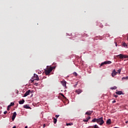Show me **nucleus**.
<instances>
[{
    "instance_id": "1",
    "label": "nucleus",
    "mask_w": 128,
    "mask_h": 128,
    "mask_svg": "<svg viewBox=\"0 0 128 128\" xmlns=\"http://www.w3.org/2000/svg\"><path fill=\"white\" fill-rule=\"evenodd\" d=\"M96 122L98 124L102 126L104 124V118L102 117H100V118H97V120Z\"/></svg>"
},
{
    "instance_id": "2",
    "label": "nucleus",
    "mask_w": 128,
    "mask_h": 128,
    "mask_svg": "<svg viewBox=\"0 0 128 128\" xmlns=\"http://www.w3.org/2000/svg\"><path fill=\"white\" fill-rule=\"evenodd\" d=\"M53 70L52 68H48L47 70H44V72H45V74L46 76H48L50 74V72Z\"/></svg>"
},
{
    "instance_id": "3",
    "label": "nucleus",
    "mask_w": 128,
    "mask_h": 128,
    "mask_svg": "<svg viewBox=\"0 0 128 128\" xmlns=\"http://www.w3.org/2000/svg\"><path fill=\"white\" fill-rule=\"evenodd\" d=\"M116 57H117V58L120 57V59L128 58V56H127L126 55L122 54H120L118 55H117V56H116Z\"/></svg>"
},
{
    "instance_id": "4",
    "label": "nucleus",
    "mask_w": 128,
    "mask_h": 128,
    "mask_svg": "<svg viewBox=\"0 0 128 128\" xmlns=\"http://www.w3.org/2000/svg\"><path fill=\"white\" fill-rule=\"evenodd\" d=\"M112 64V62L108 60V61L104 62L100 64V66H102L104 64Z\"/></svg>"
},
{
    "instance_id": "5",
    "label": "nucleus",
    "mask_w": 128,
    "mask_h": 128,
    "mask_svg": "<svg viewBox=\"0 0 128 128\" xmlns=\"http://www.w3.org/2000/svg\"><path fill=\"white\" fill-rule=\"evenodd\" d=\"M118 72H116V71L114 70H112V78H114L116 75H117Z\"/></svg>"
},
{
    "instance_id": "6",
    "label": "nucleus",
    "mask_w": 128,
    "mask_h": 128,
    "mask_svg": "<svg viewBox=\"0 0 128 128\" xmlns=\"http://www.w3.org/2000/svg\"><path fill=\"white\" fill-rule=\"evenodd\" d=\"M34 80H39L38 76L36 74H34Z\"/></svg>"
},
{
    "instance_id": "7",
    "label": "nucleus",
    "mask_w": 128,
    "mask_h": 128,
    "mask_svg": "<svg viewBox=\"0 0 128 128\" xmlns=\"http://www.w3.org/2000/svg\"><path fill=\"white\" fill-rule=\"evenodd\" d=\"M16 115H17V114H16V112H14V114H12V120H14L15 118H16Z\"/></svg>"
},
{
    "instance_id": "8",
    "label": "nucleus",
    "mask_w": 128,
    "mask_h": 128,
    "mask_svg": "<svg viewBox=\"0 0 128 128\" xmlns=\"http://www.w3.org/2000/svg\"><path fill=\"white\" fill-rule=\"evenodd\" d=\"M30 92V90H28L27 92H26V94H24V97H26V96H28Z\"/></svg>"
},
{
    "instance_id": "9",
    "label": "nucleus",
    "mask_w": 128,
    "mask_h": 128,
    "mask_svg": "<svg viewBox=\"0 0 128 128\" xmlns=\"http://www.w3.org/2000/svg\"><path fill=\"white\" fill-rule=\"evenodd\" d=\"M76 94H81V92H82V90H81L80 89L76 90Z\"/></svg>"
},
{
    "instance_id": "10",
    "label": "nucleus",
    "mask_w": 128,
    "mask_h": 128,
    "mask_svg": "<svg viewBox=\"0 0 128 128\" xmlns=\"http://www.w3.org/2000/svg\"><path fill=\"white\" fill-rule=\"evenodd\" d=\"M115 94L118 95L123 94V92H122V91H118L117 92H115Z\"/></svg>"
},
{
    "instance_id": "11",
    "label": "nucleus",
    "mask_w": 128,
    "mask_h": 128,
    "mask_svg": "<svg viewBox=\"0 0 128 128\" xmlns=\"http://www.w3.org/2000/svg\"><path fill=\"white\" fill-rule=\"evenodd\" d=\"M106 124H111V119H108L106 120Z\"/></svg>"
},
{
    "instance_id": "12",
    "label": "nucleus",
    "mask_w": 128,
    "mask_h": 128,
    "mask_svg": "<svg viewBox=\"0 0 128 128\" xmlns=\"http://www.w3.org/2000/svg\"><path fill=\"white\" fill-rule=\"evenodd\" d=\"M92 114V111H88V112H86L85 113V114L90 116V115Z\"/></svg>"
},
{
    "instance_id": "13",
    "label": "nucleus",
    "mask_w": 128,
    "mask_h": 128,
    "mask_svg": "<svg viewBox=\"0 0 128 128\" xmlns=\"http://www.w3.org/2000/svg\"><path fill=\"white\" fill-rule=\"evenodd\" d=\"M62 86H63L66 87V82L65 81H62Z\"/></svg>"
},
{
    "instance_id": "14",
    "label": "nucleus",
    "mask_w": 128,
    "mask_h": 128,
    "mask_svg": "<svg viewBox=\"0 0 128 128\" xmlns=\"http://www.w3.org/2000/svg\"><path fill=\"white\" fill-rule=\"evenodd\" d=\"M24 102V99H22V100L18 102V104H22Z\"/></svg>"
},
{
    "instance_id": "15",
    "label": "nucleus",
    "mask_w": 128,
    "mask_h": 128,
    "mask_svg": "<svg viewBox=\"0 0 128 128\" xmlns=\"http://www.w3.org/2000/svg\"><path fill=\"white\" fill-rule=\"evenodd\" d=\"M24 108L26 109H30V107L29 106H28L27 105H24Z\"/></svg>"
},
{
    "instance_id": "16",
    "label": "nucleus",
    "mask_w": 128,
    "mask_h": 128,
    "mask_svg": "<svg viewBox=\"0 0 128 128\" xmlns=\"http://www.w3.org/2000/svg\"><path fill=\"white\" fill-rule=\"evenodd\" d=\"M14 106V103L11 102L10 104V105H9L8 106V108H11V106Z\"/></svg>"
},
{
    "instance_id": "17",
    "label": "nucleus",
    "mask_w": 128,
    "mask_h": 128,
    "mask_svg": "<svg viewBox=\"0 0 128 128\" xmlns=\"http://www.w3.org/2000/svg\"><path fill=\"white\" fill-rule=\"evenodd\" d=\"M60 95L63 98H64V99H66V98L65 96H64V94H62L60 93Z\"/></svg>"
},
{
    "instance_id": "18",
    "label": "nucleus",
    "mask_w": 128,
    "mask_h": 128,
    "mask_svg": "<svg viewBox=\"0 0 128 128\" xmlns=\"http://www.w3.org/2000/svg\"><path fill=\"white\" fill-rule=\"evenodd\" d=\"M98 120V118H94V119L92 120V122L94 123L96 122Z\"/></svg>"
},
{
    "instance_id": "19",
    "label": "nucleus",
    "mask_w": 128,
    "mask_h": 128,
    "mask_svg": "<svg viewBox=\"0 0 128 128\" xmlns=\"http://www.w3.org/2000/svg\"><path fill=\"white\" fill-rule=\"evenodd\" d=\"M122 46L124 47L127 48V44L126 42H124Z\"/></svg>"
},
{
    "instance_id": "20",
    "label": "nucleus",
    "mask_w": 128,
    "mask_h": 128,
    "mask_svg": "<svg viewBox=\"0 0 128 128\" xmlns=\"http://www.w3.org/2000/svg\"><path fill=\"white\" fill-rule=\"evenodd\" d=\"M128 80V76L122 78V80Z\"/></svg>"
},
{
    "instance_id": "21",
    "label": "nucleus",
    "mask_w": 128,
    "mask_h": 128,
    "mask_svg": "<svg viewBox=\"0 0 128 128\" xmlns=\"http://www.w3.org/2000/svg\"><path fill=\"white\" fill-rule=\"evenodd\" d=\"M57 122V119L56 118H54V124H56Z\"/></svg>"
},
{
    "instance_id": "22",
    "label": "nucleus",
    "mask_w": 128,
    "mask_h": 128,
    "mask_svg": "<svg viewBox=\"0 0 128 128\" xmlns=\"http://www.w3.org/2000/svg\"><path fill=\"white\" fill-rule=\"evenodd\" d=\"M110 89L111 90H116V89H117V87H116V86H114V87H111Z\"/></svg>"
},
{
    "instance_id": "23",
    "label": "nucleus",
    "mask_w": 128,
    "mask_h": 128,
    "mask_svg": "<svg viewBox=\"0 0 128 128\" xmlns=\"http://www.w3.org/2000/svg\"><path fill=\"white\" fill-rule=\"evenodd\" d=\"M74 124H72V123H68V124H66V126H72V125H73Z\"/></svg>"
},
{
    "instance_id": "24",
    "label": "nucleus",
    "mask_w": 128,
    "mask_h": 128,
    "mask_svg": "<svg viewBox=\"0 0 128 128\" xmlns=\"http://www.w3.org/2000/svg\"><path fill=\"white\" fill-rule=\"evenodd\" d=\"M120 72H121V69H118V70L117 73L120 74Z\"/></svg>"
},
{
    "instance_id": "25",
    "label": "nucleus",
    "mask_w": 128,
    "mask_h": 128,
    "mask_svg": "<svg viewBox=\"0 0 128 128\" xmlns=\"http://www.w3.org/2000/svg\"><path fill=\"white\" fill-rule=\"evenodd\" d=\"M82 121H84V122H88V120L84 119Z\"/></svg>"
},
{
    "instance_id": "26",
    "label": "nucleus",
    "mask_w": 128,
    "mask_h": 128,
    "mask_svg": "<svg viewBox=\"0 0 128 128\" xmlns=\"http://www.w3.org/2000/svg\"><path fill=\"white\" fill-rule=\"evenodd\" d=\"M94 128H99V127H98V125L96 124L94 126Z\"/></svg>"
},
{
    "instance_id": "27",
    "label": "nucleus",
    "mask_w": 128,
    "mask_h": 128,
    "mask_svg": "<svg viewBox=\"0 0 128 128\" xmlns=\"http://www.w3.org/2000/svg\"><path fill=\"white\" fill-rule=\"evenodd\" d=\"M52 68V70H54V69L56 68V66H53V67L50 66V68Z\"/></svg>"
},
{
    "instance_id": "28",
    "label": "nucleus",
    "mask_w": 128,
    "mask_h": 128,
    "mask_svg": "<svg viewBox=\"0 0 128 128\" xmlns=\"http://www.w3.org/2000/svg\"><path fill=\"white\" fill-rule=\"evenodd\" d=\"M73 74L75 75V76H78V74H76V72H74L73 73Z\"/></svg>"
},
{
    "instance_id": "29",
    "label": "nucleus",
    "mask_w": 128,
    "mask_h": 128,
    "mask_svg": "<svg viewBox=\"0 0 128 128\" xmlns=\"http://www.w3.org/2000/svg\"><path fill=\"white\" fill-rule=\"evenodd\" d=\"M86 120H90V116H88V117H87V118H86Z\"/></svg>"
},
{
    "instance_id": "30",
    "label": "nucleus",
    "mask_w": 128,
    "mask_h": 128,
    "mask_svg": "<svg viewBox=\"0 0 128 128\" xmlns=\"http://www.w3.org/2000/svg\"><path fill=\"white\" fill-rule=\"evenodd\" d=\"M60 115H56V118H59Z\"/></svg>"
},
{
    "instance_id": "31",
    "label": "nucleus",
    "mask_w": 128,
    "mask_h": 128,
    "mask_svg": "<svg viewBox=\"0 0 128 128\" xmlns=\"http://www.w3.org/2000/svg\"><path fill=\"white\" fill-rule=\"evenodd\" d=\"M6 113H7V112H6V111H5V112H4L3 114H6Z\"/></svg>"
},
{
    "instance_id": "32",
    "label": "nucleus",
    "mask_w": 128,
    "mask_h": 128,
    "mask_svg": "<svg viewBox=\"0 0 128 128\" xmlns=\"http://www.w3.org/2000/svg\"><path fill=\"white\" fill-rule=\"evenodd\" d=\"M10 108V107H8V108L6 109V110H9Z\"/></svg>"
},
{
    "instance_id": "33",
    "label": "nucleus",
    "mask_w": 128,
    "mask_h": 128,
    "mask_svg": "<svg viewBox=\"0 0 128 128\" xmlns=\"http://www.w3.org/2000/svg\"><path fill=\"white\" fill-rule=\"evenodd\" d=\"M114 97H115V98H118V95H114Z\"/></svg>"
},
{
    "instance_id": "34",
    "label": "nucleus",
    "mask_w": 128,
    "mask_h": 128,
    "mask_svg": "<svg viewBox=\"0 0 128 128\" xmlns=\"http://www.w3.org/2000/svg\"><path fill=\"white\" fill-rule=\"evenodd\" d=\"M43 126H44V128L46 126V125L45 124H44Z\"/></svg>"
},
{
    "instance_id": "35",
    "label": "nucleus",
    "mask_w": 128,
    "mask_h": 128,
    "mask_svg": "<svg viewBox=\"0 0 128 128\" xmlns=\"http://www.w3.org/2000/svg\"><path fill=\"white\" fill-rule=\"evenodd\" d=\"M116 102V101H115V100L112 101V103H115Z\"/></svg>"
},
{
    "instance_id": "36",
    "label": "nucleus",
    "mask_w": 128,
    "mask_h": 128,
    "mask_svg": "<svg viewBox=\"0 0 128 128\" xmlns=\"http://www.w3.org/2000/svg\"><path fill=\"white\" fill-rule=\"evenodd\" d=\"M126 124H128V121H126Z\"/></svg>"
},
{
    "instance_id": "37",
    "label": "nucleus",
    "mask_w": 128,
    "mask_h": 128,
    "mask_svg": "<svg viewBox=\"0 0 128 128\" xmlns=\"http://www.w3.org/2000/svg\"><path fill=\"white\" fill-rule=\"evenodd\" d=\"M12 128H16V126H14V127H12Z\"/></svg>"
},
{
    "instance_id": "38",
    "label": "nucleus",
    "mask_w": 128,
    "mask_h": 128,
    "mask_svg": "<svg viewBox=\"0 0 128 128\" xmlns=\"http://www.w3.org/2000/svg\"><path fill=\"white\" fill-rule=\"evenodd\" d=\"M34 82V80H32V82Z\"/></svg>"
},
{
    "instance_id": "39",
    "label": "nucleus",
    "mask_w": 128,
    "mask_h": 128,
    "mask_svg": "<svg viewBox=\"0 0 128 128\" xmlns=\"http://www.w3.org/2000/svg\"><path fill=\"white\" fill-rule=\"evenodd\" d=\"M126 38H127V40H128V36H127Z\"/></svg>"
},
{
    "instance_id": "40",
    "label": "nucleus",
    "mask_w": 128,
    "mask_h": 128,
    "mask_svg": "<svg viewBox=\"0 0 128 128\" xmlns=\"http://www.w3.org/2000/svg\"><path fill=\"white\" fill-rule=\"evenodd\" d=\"M24 128H28L27 126H26V127H24Z\"/></svg>"
},
{
    "instance_id": "41",
    "label": "nucleus",
    "mask_w": 128,
    "mask_h": 128,
    "mask_svg": "<svg viewBox=\"0 0 128 128\" xmlns=\"http://www.w3.org/2000/svg\"><path fill=\"white\" fill-rule=\"evenodd\" d=\"M116 46H117V44H116Z\"/></svg>"
},
{
    "instance_id": "42",
    "label": "nucleus",
    "mask_w": 128,
    "mask_h": 128,
    "mask_svg": "<svg viewBox=\"0 0 128 128\" xmlns=\"http://www.w3.org/2000/svg\"><path fill=\"white\" fill-rule=\"evenodd\" d=\"M18 92V91H17V92Z\"/></svg>"
}]
</instances>
